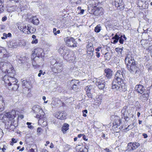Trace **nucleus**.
I'll return each mask as SVG.
<instances>
[{"label":"nucleus","mask_w":152,"mask_h":152,"mask_svg":"<svg viewBox=\"0 0 152 152\" xmlns=\"http://www.w3.org/2000/svg\"><path fill=\"white\" fill-rule=\"evenodd\" d=\"M7 69L6 71L8 75H6L3 78V80L4 81L5 85H8L10 86L17 83V80L14 77V74L12 73V70L13 68L12 65L10 63H8L6 65Z\"/></svg>","instance_id":"obj_1"},{"label":"nucleus","mask_w":152,"mask_h":152,"mask_svg":"<svg viewBox=\"0 0 152 152\" xmlns=\"http://www.w3.org/2000/svg\"><path fill=\"white\" fill-rule=\"evenodd\" d=\"M127 87L124 83L116 82V83H112V88L113 89L119 92L125 91L127 90Z\"/></svg>","instance_id":"obj_2"},{"label":"nucleus","mask_w":152,"mask_h":152,"mask_svg":"<svg viewBox=\"0 0 152 152\" xmlns=\"http://www.w3.org/2000/svg\"><path fill=\"white\" fill-rule=\"evenodd\" d=\"M16 113L15 110H12L10 112L7 113L5 114V116L7 118H9L11 120H10V122H9L10 124V126L8 129L10 130L13 129L15 128V126L14 125L15 122L14 120L15 118L16 117Z\"/></svg>","instance_id":"obj_3"},{"label":"nucleus","mask_w":152,"mask_h":152,"mask_svg":"<svg viewBox=\"0 0 152 152\" xmlns=\"http://www.w3.org/2000/svg\"><path fill=\"white\" fill-rule=\"evenodd\" d=\"M125 72L124 69H121L120 70H118L116 73L114 79L112 83H116V82L122 83L123 82L124 74Z\"/></svg>","instance_id":"obj_4"},{"label":"nucleus","mask_w":152,"mask_h":152,"mask_svg":"<svg viewBox=\"0 0 152 152\" xmlns=\"http://www.w3.org/2000/svg\"><path fill=\"white\" fill-rule=\"evenodd\" d=\"M18 28L20 31L27 34L30 33H33L36 31V29L31 26L30 25H28L27 26L23 25L20 26H18Z\"/></svg>","instance_id":"obj_5"},{"label":"nucleus","mask_w":152,"mask_h":152,"mask_svg":"<svg viewBox=\"0 0 152 152\" xmlns=\"http://www.w3.org/2000/svg\"><path fill=\"white\" fill-rule=\"evenodd\" d=\"M64 41L66 45L69 47H77V42L73 37H67L64 38Z\"/></svg>","instance_id":"obj_6"},{"label":"nucleus","mask_w":152,"mask_h":152,"mask_svg":"<svg viewBox=\"0 0 152 152\" xmlns=\"http://www.w3.org/2000/svg\"><path fill=\"white\" fill-rule=\"evenodd\" d=\"M121 112V115L124 116L123 118L125 121H128L130 118L133 116V115L131 116L129 113V110H128V107L126 106H125L123 107Z\"/></svg>","instance_id":"obj_7"},{"label":"nucleus","mask_w":152,"mask_h":152,"mask_svg":"<svg viewBox=\"0 0 152 152\" xmlns=\"http://www.w3.org/2000/svg\"><path fill=\"white\" fill-rule=\"evenodd\" d=\"M128 69L132 73H136L138 68L135 62H132L131 64L126 65Z\"/></svg>","instance_id":"obj_8"},{"label":"nucleus","mask_w":152,"mask_h":152,"mask_svg":"<svg viewBox=\"0 0 152 152\" xmlns=\"http://www.w3.org/2000/svg\"><path fill=\"white\" fill-rule=\"evenodd\" d=\"M140 144L137 142H130L128 143L127 146V151L134 150L140 146Z\"/></svg>","instance_id":"obj_9"},{"label":"nucleus","mask_w":152,"mask_h":152,"mask_svg":"<svg viewBox=\"0 0 152 152\" xmlns=\"http://www.w3.org/2000/svg\"><path fill=\"white\" fill-rule=\"evenodd\" d=\"M96 84L99 89L103 90L105 87V83L103 78H99L96 79Z\"/></svg>","instance_id":"obj_10"},{"label":"nucleus","mask_w":152,"mask_h":152,"mask_svg":"<svg viewBox=\"0 0 152 152\" xmlns=\"http://www.w3.org/2000/svg\"><path fill=\"white\" fill-rule=\"evenodd\" d=\"M115 2V5L117 9L122 10L124 7V4L122 0H112Z\"/></svg>","instance_id":"obj_11"},{"label":"nucleus","mask_w":152,"mask_h":152,"mask_svg":"<svg viewBox=\"0 0 152 152\" xmlns=\"http://www.w3.org/2000/svg\"><path fill=\"white\" fill-rule=\"evenodd\" d=\"M119 34L117 33L116 34L115 36L113 37L112 39H113V43L115 44L117 42L119 39V42L120 43L122 44L123 43L124 40L122 38L123 35H121L120 37L118 35Z\"/></svg>","instance_id":"obj_12"},{"label":"nucleus","mask_w":152,"mask_h":152,"mask_svg":"<svg viewBox=\"0 0 152 152\" xmlns=\"http://www.w3.org/2000/svg\"><path fill=\"white\" fill-rule=\"evenodd\" d=\"M43 52V50L42 49L40 48H38L35 49L34 50V53H33L31 55V58L32 56L33 57L35 56V54L36 56L38 58L41 57L42 58V53Z\"/></svg>","instance_id":"obj_13"},{"label":"nucleus","mask_w":152,"mask_h":152,"mask_svg":"<svg viewBox=\"0 0 152 152\" xmlns=\"http://www.w3.org/2000/svg\"><path fill=\"white\" fill-rule=\"evenodd\" d=\"M132 62H135L134 60L133 55L131 53H129L127 54L126 57L125 59V62L126 64H129L132 63Z\"/></svg>","instance_id":"obj_14"},{"label":"nucleus","mask_w":152,"mask_h":152,"mask_svg":"<svg viewBox=\"0 0 152 152\" xmlns=\"http://www.w3.org/2000/svg\"><path fill=\"white\" fill-rule=\"evenodd\" d=\"M66 114L64 111L58 112L55 113V116L58 119L61 120H64L66 118Z\"/></svg>","instance_id":"obj_15"},{"label":"nucleus","mask_w":152,"mask_h":152,"mask_svg":"<svg viewBox=\"0 0 152 152\" xmlns=\"http://www.w3.org/2000/svg\"><path fill=\"white\" fill-rule=\"evenodd\" d=\"M36 117L39 119L38 123H42L44 122V118H45V114L43 110H40V112L39 113L36 115Z\"/></svg>","instance_id":"obj_16"},{"label":"nucleus","mask_w":152,"mask_h":152,"mask_svg":"<svg viewBox=\"0 0 152 152\" xmlns=\"http://www.w3.org/2000/svg\"><path fill=\"white\" fill-rule=\"evenodd\" d=\"M69 50L65 47H61L58 50L59 53L61 54L63 57L69 52Z\"/></svg>","instance_id":"obj_17"},{"label":"nucleus","mask_w":152,"mask_h":152,"mask_svg":"<svg viewBox=\"0 0 152 152\" xmlns=\"http://www.w3.org/2000/svg\"><path fill=\"white\" fill-rule=\"evenodd\" d=\"M62 66V63L61 61H60L59 62H58L53 64V67L56 69L57 71L58 72H61L63 68Z\"/></svg>","instance_id":"obj_18"},{"label":"nucleus","mask_w":152,"mask_h":152,"mask_svg":"<svg viewBox=\"0 0 152 152\" xmlns=\"http://www.w3.org/2000/svg\"><path fill=\"white\" fill-rule=\"evenodd\" d=\"M135 90L138 93L142 94L145 91V88L143 86L141 85H137L135 88Z\"/></svg>","instance_id":"obj_19"},{"label":"nucleus","mask_w":152,"mask_h":152,"mask_svg":"<svg viewBox=\"0 0 152 152\" xmlns=\"http://www.w3.org/2000/svg\"><path fill=\"white\" fill-rule=\"evenodd\" d=\"M18 43L15 40L10 41L8 43V46L10 48H15L18 46Z\"/></svg>","instance_id":"obj_20"},{"label":"nucleus","mask_w":152,"mask_h":152,"mask_svg":"<svg viewBox=\"0 0 152 152\" xmlns=\"http://www.w3.org/2000/svg\"><path fill=\"white\" fill-rule=\"evenodd\" d=\"M105 76L107 78H110L113 75L112 71L108 68L104 70Z\"/></svg>","instance_id":"obj_21"},{"label":"nucleus","mask_w":152,"mask_h":152,"mask_svg":"<svg viewBox=\"0 0 152 152\" xmlns=\"http://www.w3.org/2000/svg\"><path fill=\"white\" fill-rule=\"evenodd\" d=\"M149 93V91H148L146 92V93L143 94L141 96H140V99L142 101L145 102L148 99Z\"/></svg>","instance_id":"obj_22"},{"label":"nucleus","mask_w":152,"mask_h":152,"mask_svg":"<svg viewBox=\"0 0 152 152\" xmlns=\"http://www.w3.org/2000/svg\"><path fill=\"white\" fill-rule=\"evenodd\" d=\"M31 19V22L34 25H37L39 23L38 18L36 16H32Z\"/></svg>","instance_id":"obj_23"},{"label":"nucleus","mask_w":152,"mask_h":152,"mask_svg":"<svg viewBox=\"0 0 152 152\" xmlns=\"http://www.w3.org/2000/svg\"><path fill=\"white\" fill-rule=\"evenodd\" d=\"M32 110L34 113H40V110H42L40 107L39 105H34L32 107Z\"/></svg>","instance_id":"obj_24"},{"label":"nucleus","mask_w":152,"mask_h":152,"mask_svg":"<svg viewBox=\"0 0 152 152\" xmlns=\"http://www.w3.org/2000/svg\"><path fill=\"white\" fill-rule=\"evenodd\" d=\"M86 48L87 49V51L89 52H94V48L93 47V44L91 43H89L87 44L86 46Z\"/></svg>","instance_id":"obj_25"},{"label":"nucleus","mask_w":152,"mask_h":152,"mask_svg":"<svg viewBox=\"0 0 152 152\" xmlns=\"http://www.w3.org/2000/svg\"><path fill=\"white\" fill-rule=\"evenodd\" d=\"M71 52H70L69 51L67 54L63 57L67 61H69L72 60V57L71 55Z\"/></svg>","instance_id":"obj_26"},{"label":"nucleus","mask_w":152,"mask_h":152,"mask_svg":"<svg viewBox=\"0 0 152 152\" xmlns=\"http://www.w3.org/2000/svg\"><path fill=\"white\" fill-rule=\"evenodd\" d=\"M69 125L67 124H64L62 127L61 131L64 133H65L69 129Z\"/></svg>","instance_id":"obj_27"},{"label":"nucleus","mask_w":152,"mask_h":152,"mask_svg":"<svg viewBox=\"0 0 152 152\" xmlns=\"http://www.w3.org/2000/svg\"><path fill=\"white\" fill-rule=\"evenodd\" d=\"M1 53H3L4 57H8L10 56V54L8 53L6 50L4 48H3Z\"/></svg>","instance_id":"obj_28"},{"label":"nucleus","mask_w":152,"mask_h":152,"mask_svg":"<svg viewBox=\"0 0 152 152\" xmlns=\"http://www.w3.org/2000/svg\"><path fill=\"white\" fill-rule=\"evenodd\" d=\"M85 89L86 93L92 92L93 90L92 89V86L91 85L86 86Z\"/></svg>","instance_id":"obj_29"},{"label":"nucleus","mask_w":152,"mask_h":152,"mask_svg":"<svg viewBox=\"0 0 152 152\" xmlns=\"http://www.w3.org/2000/svg\"><path fill=\"white\" fill-rule=\"evenodd\" d=\"M4 0H0V13L3 12L4 10Z\"/></svg>","instance_id":"obj_30"},{"label":"nucleus","mask_w":152,"mask_h":152,"mask_svg":"<svg viewBox=\"0 0 152 152\" xmlns=\"http://www.w3.org/2000/svg\"><path fill=\"white\" fill-rule=\"evenodd\" d=\"M5 103L3 100L0 101V112L4 110Z\"/></svg>","instance_id":"obj_31"},{"label":"nucleus","mask_w":152,"mask_h":152,"mask_svg":"<svg viewBox=\"0 0 152 152\" xmlns=\"http://www.w3.org/2000/svg\"><path fill=\"white\" fill-rule=\"evenodd\" d=\"M104 57L105 60H109L110 58V53L108 52L104 54Z\"/></svg>","instance_id":"obj_32"},{"label":"nucleus","mask_w":152,"mask_h":152,"mask_svg":"<svg viewBox=\"0 0 152 152\" xmlns=\"http://www.w3.org/2000/svg\"><path fill=\"white\" fill-rule=\"evenodd\" d=\"M101 27L100 25H97L95 28L94 29V31L95 32L98 33L101 30Z\"/></svg>","instance_id":"obj_33"},{"label":"nucleus","mask_w":152,"mask_h":152,"mask_svg":"<svg viewBox=\"0 0 152 152\" xmlns=\"http://www.w3.org/2000/svg\"><path fill=\"white\" fill-rule=\"evenodd\" d=\"M10 86H12V89L14 91H16L17 90L18 87V85L16 84V83L15 84H12V85H11Z\"/></svg>","instance_id":"obj_34"},{"label":"nucleus","mask_w":152,"mask_h":152,"mask_svg":"<svg viewBox=\"0 0 152 152\" xmlns=\"http://www.w3.org/2000/svg\"><path fill=\"white\" fill-rule=\"evenodd\" d=\"M79 83V81L78 80H72L71 81V84H76L78 85V83Z\"/></svg>","instance_id":"obj_35"},{"label":"nucleus","mask_w":152,"mask_h":152,"mask_svg":"<svg viewBox=\"0 0 152 152\" xmlns=\"http://www.w3.org/2000/svg\"><path fill=\"white\" fill-rule=\"evenodd\" d=\"M8 118V122H6L5 124V127L6 128V129H8L10 127V124H9V122H10V120L11 121V120H10L9 118Z\"/></svg>","instance_id":"obj_36"},{"label":"nucleus","mask_w":152,"mask_h":152,"mask_svg":"<svg viewBox=\"0 0 152 152\" xmlns=\"http://www.w3.org/2000/svg\"><path fill=\"white\" fill-rule=\"evenodd\" d=\"M115 51L118 53H120L121 54V52L123 50V48H116L115 49Z\"/></svg>","instance_id":"obj_37"},{"label":"nucleus","mask_w":152,"mask_h":152,"mask_svg":"<svg viewBox=\"0 0 152 152\" xmlns=\"http://www.w3.org/2000/svg\"><path fill=\"white\" fill-rule=\"evenodd\" d=\"M3 36H5L6 38H7V37H11V34L10 33H9L8 34L5 33L3 34Z\"/></svg>","instance_id":"obj_38"},{"label":"nucleus","mask_w":152,"mask_h":152,"mask_svg":"<svg viewBox=\"0 0 152 152\" xmlns=\"http://www.w3.org/2000/svg\"><path fill=\"white\" fill-rule=\"evenodd\" d=\"M41 130H42V129L41 128H40V127L38 128L37 129V134H38V135H40L41 134V132H42Z\"/></svg>","instance_id":"obj_39"},{"label":"nucleus","mask_w":152,"mask_h":152,"mask_svg":"<svg viewBox=\"0 0 152 152\" xmlns=\"http://www.w3.org/2000/svg\"><path fill=\"white\" fill-rule=\"evenodd\" d=\"M72 86V88L74 90H76L78 87L77 85L76 84H71Z\"/></svg>","instance_id":"obj_40"},{"label":"nucleus","mask_w":152,"mask_h":152,"mask_svg":"<svg viewBox=\"0 0 152 152\" xmlns=\"http://www.w3.org/2000/svg\"><path fill=\"white\" fill-rule=\"evenodd\" d=\"M95 103L96 105H99L101 104V102L99 100L97 99H96L95 100Z\"/></svg>","instance_id":"obj_41"},{"label":"nucleus","mask_w":152,"mask_h":152,"mask_svg":"<svg viewBox=\"0 0 152 152\" xmlns=\"http://www.w3.org/2000/svg\"><path fill=\"white\" fill-rule=\"evenodd\" d=\"M82 112L83 113V116L85 117H86V114L88 113L87 110H84Z\"/></svg>","instance_id":"obj_42"},{"label":"nucleus","mask_w":152,"mask_h":152,"mask_svg":"<svg viewBox=\"0 0 152 152\" xmlns=\"http://www.w3.org/2000/svg\"><path fill=\"white\" fill-rule=\"evenodd\" d=\"M31 123L30 122H27L26 123V124L28 126V127L29 128L32 129L33 128V126L32 125H31Z\"/></svg>","instance_id":"obj_43"},{"label":"nucleus","mask_w":152,"mask_h":152,"mask_svg":"<svg viewBox=\"0 0 152 152\" xmlns=\"http://www.w3.org/2000/svg\"><path fill=\"white\" fill-rule=\"evenodd\" d=\"M71 146L69 145L66 144L65 145V148L66 150H68L70 148Z\"/></svg>","instance_id":"obj_44"},{"label":"nucleus","mask_w":152,"mask_h":152,"mask_svg":"<svg viewBox=\"0 0 152 152\" xmlns=\"http://www.w3.org/2000/svg\"><path fill=\"white\" fill-rule=\"evenodd\" d=\"M91 93V92L86 93L87 95L89 98H92V95Z\"/></svg>","instance_id":"obj_45"},{"label":"nucleus","mask_w":152,"mask_h":152,"mask_svg":"<svg viewBox=\"0 0 152 152\" xmlns=\"http://www.w3.org/2000/svg\"><path fill=\"white\" fill-rule=\"evenodd\" d=\"M87 55L88 56L89 55L91 58L93 55V52H89L87 51Z\"/></svg>","instance_id":"obj_46"},{"label":"nucleus","mask_w":152,"mask_h":152,"mask_svg":"<svg viewBox=\"0 0 152 152\" xmlns=\"http://www.w3.org/2000/svg\"><path fill=\"white\" fill-rule=\"evenodd\" d=\"M3 135V132L1 129L0 128V139Z\"/></svg>","instance_id":"obj_47"},{"label":"nucleus","mask_w":152,"mask_h":152,"mask_svg":"<svg viewBox=\"0 0 152 152\" xmlns=\"http://www.w3.org/2000/svg\"><path fill=\"white\" fill-rule=\"evenodd\" d=\"M58 62L55 59H53L51 61H50V63L52 65H53L55 63H56Z\"/></svg>","instance_id":"obj_48"},{"label":"nucleus","mask_w":152,"mask_h":152,"mask_svg":"<svg viewBox=\"0 0 152 152\" xmlns=\"http://www.w3.org/2000/svg\"><path fill=\"white\" fill-rule=\"evenodd\" d=\"M38 40L37 39H33L32 41L31 42V43L32 44H36L38 42Z\"/></svg>","instance_id":"obj_49"},{"label":"nucleus","mask_w":152,"mask_h":152,"mask_svg":"<svg viewBox=\"0 0 152 152\" xmlns=\"http://www.w3.org/2000/svg\"><path fill=\"white\" fill-rule=\"evenodd\" d=\"M80 0H73L72 2L77 4L80 2Z\"/></svg>","instance_id":"obj_50"},{"label":"nucleus","mask_w":152,"mask_h":152,"mask_svg":"<svg viewBox=\"0 0 152 152\" xmlns=\"http://www.w3.org/2000/svg\"><path fill=\"white\" fill-rule=\"evenodd\" d=\"M128 129L127 131H129V130L131 129H133V125H129L128 126Z\"/></svg>","instance_id":"obj_51"},{"label":"nucleus","mask_w":152,"mask_h":152,"mask_svg":"<svg viewBox=\"0 0 152 152\" xmlns=\"http://www.w3.org/2000/svg\"><path fill=\"white\" fill-rule=\"evenodd\" d=\"M106 152H112L108 148H106L104 149Z\"/></svg>","instance_id":"obj_52"},{"label":"nucleus","mask_w":152,"mask_h":152,"mask_svg":"<svg viewBox=\"0 0 152 152\" xmlns=\"http://www.w3.org/2000/svg\"><path fill=\"white\" fill-rule=\"evenodd\" d=\"M39 72V73L38 74V76L40 77L42 73V70H40Z\"/></svg>","instance_id":"obj_53"},{"label":"nucleus","mask_w":152,"mask_h":152,"mask_svg":"<svg viewBox=\"0 0 152 152\" xmlns=\"http://www.w3.org/2000/svg\"><path fill=\"white\" fill-rule=\"evenodd\" d=\"M96 56L97 57L99 58L100 56V53L98 52H96Z\"/></svg>","instance_id":"obj_54"},{"label":"nucleus","mask_w":152,"mask_h":152,"mask_svg":"<svg viewBox=\"0 0 152 152\" xmlns=\"http://www.w3.org/2000/svg\"><path fill=\"white\" fill-rule=\"evenodd\" d=\"M60 33V31L58 30L56 31V32H55L54 33V35H56L57 34H59Z\"/></svg>","instance_id":"obj_55"},{"label":"nucleus","mask_w":152,"mask_h":152,"mask_svg":"<svg viewBox=\"0 0 152 152\" xmlns=\"http://www.w3.org/2000/svg\"><path fill=\"white\" fill-rule=\"evenodd\" d=\"M12 142L14 143H16L17 142V141L15 140V139L13 138H12Z\"/></svg>","instance_id":"obj_56"},{"label":"nucleus","mask_w":152,"mask_h":152,"mask_svg":"<svg viewBox=\"0 0 152 152\" xmlns=\"http://www.w3.org/2000/svg\"><path fill=\"white\" fill-rule=\"evenodd\" d=\"M7 19V18L6 17H4L2 18V21H5Z\"/></svg>","instance_id":"obj_57"},{"label":"nucleus","mask_w":152,"mask_h":152,"mask_svg":"<svg viewBox=\"0 0 152 152\" xmlns=\"http://www.w3.org/2000/svg\"><path fill=\"white\" fill-rule=\"evenodd\" d=\"M101 47H99L95 49V50L97 51H100V49H101Z\"/></svg>","instance_id":"obj_58"},{"label":"nucleus","mask_w":152,"mask_h":152,"mask_svg":"<svg viewBox=\"0 0 152 152\" xmlns=\"http://www.w3.org/2000/svg\"><path fill=\"white\" fill-rule=\"evenodd\" d=\"M86 151H88V150L86 148H85L82 151H80V152H86Z\"/></svg>","instance_id":"obj_59"},{"label":"nucleus","mask_w":152,"mask_h":152,"mask_svg":"<svg viewBox=\"0 0 152 152\" xmlns=\"http://www.w3.org/2000/svg\"><path fill=\"white\" fill-rule=\"evenodd\" d=\"M50 147V148H54V145L52 143H51Z\"/></svg>","instance_id":"obj_60"},{"label":"nucleus","mask_w":152,"mask_h":152,"mask_svg":"<svg viewBox=\"0 0 152 152\" xmlns=\"http://www.w3.org/2000/svg\"><path fill=\"white\" fill-rule=\"evenodd\" d=\"M143 136L145 138H146L148 137L147 134H143Z\"/></svg>","instance_id":"obj_61"},{"label":"nucleus","mask_w":152,"mask_h":152,"mask_svg":"<svg viewBox=\"0 0 152 152\" xmlns=\"http://www.w3.org/2000/svg\"><path fill=\"white\" fill-rule=\"evenodd\" d=\"M86 136L85 135H83V138L84 140L85 141H87V139H86Z\"/></svg>","instance_id":"obj_62"},{"label":"nucleus","mask_w":152,"mask_h":152,"mask_svg":"<svg viewBox=\"0 0 152 152\" xmlns=\"http://www.w3.org/2000/svg\"><path fill=\"white\" fill-rule=\"evenodd\" d=\"M84 10L83 9L81 10L80 12V13L81 14H83L84 13Z\"/></svg>","instance_id":"obj_63"},{"label":"nucleus","mask_w":152,"mask_h":152,"mask_svg":"<svg viewBox=\"0 0 152 152\" xmlns=\"http://www.w3.org/2000/svg\"><path fill=\"white\" fill-rule=\"evenodd\" d=\"M30 152H34V149L33 148H31L30 150Z\"/></svg>","instance_id":"obj_64"}]
</instances>
